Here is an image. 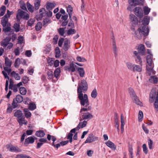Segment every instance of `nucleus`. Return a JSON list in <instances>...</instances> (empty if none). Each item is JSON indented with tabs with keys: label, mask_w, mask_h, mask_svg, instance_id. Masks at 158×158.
I'll use <instances>...</instances> for the list:
<instances>
[{
	"label": "nucleus",
	"mask_w": 158,
	"mask_h": 158,
	"mask_svg": "<svg viewBox=\"0 0 158 158\" xmlns=\"http://www.w3.org/2000/svg\"><path fill=\"white\" fill-rule=\"evenodd\" d=\"M78 98L80 101V103L81 106H85V108H81L80 112L90 110L91 109V107L89 106V102L88 96L87 94H83V93L77 94Z\"/></svg>",
	"instance_id": "nucleus-1"
},
{
	"label": "nucleus",
	"mask_w": 158,
	"mask_h": 158,
	"mask_svg": "<svg viewBox=\"0 0 158 158\" xmlns=\"http://www.w3.org/2000/svg\"><path fill=\"white\" fill-rule=\"evenodd\" d=\"M148 50V53L149 54V55L147 56L146 60L147 62L149 67L147 66V69L148 72V75L150 76L151 74H155L156 72L153 69L154 65H152V63H153L152 61L153 55L150 53V50Z\"/></svg>",
	"instance_id": "nucleus-2"
},
{
	"label": "nucleus",
	"mask_w": 158,
	"mask_h": 158,
	"mask_svg": "<svg viewBox=\"0 0 158 158\" xmlns=\"http://www.w3.org/2000/svg\"><path fill=\"white\" fill-rule=\"evenodd\" d=\"M155 100L154 103L155 108L157 111H158V92L153 90L151 91L150 94L149 101L150 103H152Z\"/></svg>",
	"instance_id": "nucleus-3"
},
{
	"label": "nucleus",
	"mask_w": 158,
	"mask_h": 158,
	"mask_svg": "<svg viewBox=\"0 0 158 158\" xmlns=\"http://www.w3.org/2000/svg\"><path fill=\"white\" fill-rule=\"evenodd\" d=\"M149 31L148 30H146V29H143L140 27H139L136 31L135 32V36L138 39H142L143 35L144 37L148 35ZM145 38H144L143 39H145Z\"/></svg>",
	"instance_id": "nucleus-4"
},
{
	"label": "nucleus",
	"mask_w": 158,
	"mask_h": 158,
	"mask_svg": "<svg viewBox=\"0 0 158 158\" xmlns=\"http://www.w3.org/2000/svg\"><path fill=\"white\" fill-rule=\"evenodd\" d=\"M88 88V85L86 81L85 80L83 79L81 81V82L78 84L77 93H85L87 90Z\"/></svg>",
	"instance_id": "nucleus-5"
},
{
	"label": "nucleus",
	"mask_w": 158,
	"mask_h": 158,
	"mask_svg": "<svg viewBox=\"0 0 158 158\" xmlns=\"http://www.w3.org/2000/svg\"><path fill=\"white\" fill-rule=\"evenodd\" d=\"M18 11V13L16 15L17 21H19L21 18L26 20H28L29 18V15L27 12L22 10L21 9H19Z\"/></svg>",
	"instance_id": "nucleus-6"
},
{
	"label": "nucleus",
	"mask_w": 158,
	"mask_h": 158,
	"mask_svg": "<svg viewBox=\"0 0 158 158\" xmlns=\"http://www.w3.org/2000/svg\"><path fill=\"white\" fill-rule=\"evenodd\" d=\"M145 50H139L138 52L135 51L134 53L137 57V58L135 59V61L137 63L139 64L142 66V62L141 58L140 56H143L144 55Z\"/></svg>",
	"instance_id": "nucleus-7"
},
{
	"label": "nucleus",
	"mask_w": 158,
	"mask_h": 158,
	"mask_svg": "<svg viewBox=\"0 0 158 158\" xmlns=\"http://www.w3.org/2000/svg\"><path fill=\"white\" fill-rule=\"evenodd\" d=\"M150 22V17L148 16H145L142 21V23L140 27L142 28L143 29H146V30H148L150 31V29L148 25Z\"/></svg>",
	"instance_id": "nucleus-8"
},
{
	"label": "nucleus",
	"mask_w": 158,
	"mask_h": 158,
	"mask_svg": "<svg viewBox=\"0 0 158 158\" xmlns=\"http://www.w3.org/2000/svg\"><path fill=\"white\" fill-rule=\"evenodd\" d=\"M130 19L132 26L134 27L137 25L139 23H140V20L139 21L137 18L133 14L130 15Z\"/></svg>",
	"instance_id": "nucleus-9"
},
{
	"label": "nucleus",
	"mask_w": 158,
	"mask_h": 158,
	"mask_svg": "<svg viewBox=\"0 0 158 158\" xmlns=\"http://www.w3.org/2000/svg\"><path fill=\"white\" fill-rule=\"evenodd\" d=\"M134 12L135 15L140 19L143 17V10L141 8L139 7H135L134 8Z\"/></svg>",
	"instance_id": "nucleus-10"
},
{
	"label": "nucleus",
	"mask_w": 158,
	"mask_h": 158,
	"mask_svg": "<svg viewBox=\"0 0 158 158\" xmlns=\"http://www.w3.org/2000/svg\"><path fill=\"white\" fill-rule=\"evenodd\" d=\"M98 138L94 136L92 134H89V136L87 137L86 140L84 142L85 143H91L93 142L97 141Z\"/></svg>",
	"instance_id": "nucleus-11"
},
{
	"label": "nucleus",
	"mask_w": 158,
	"mask_h": 158,
	"mask_svg": "<svg viewBox=\"0 0 158 158\" xmlns=\"http://www.w3.org/2000/svg\"><path fill=\"white\" fill-rule=\"evenodd\" d=\"M35 139H37L35 137L30 136L26 138L25 140L24 145L25 146H27L29 144L33 143L35 141Z\"/></svg>",
	"instance_id": "nucleus-12"
},
{
	"label": "nucleus",
	"mask_w": 158,
	"mask_h": 158,
	"mask_svg": "<svg viewBox=\"0 0 158 158\" xmlns=\"http://www.w3.org/2000/svg\"><path fill=\"white\" fill-rule=\"evenodd\" d=\"M129 4L134 5L135 6L137 5H143L144 3V0H128Z\"/></svg>",
	"instance_id": "nucleus-13"
},
{
	"label": "nucleus",
	"mask_w": 158,
	"mask_h": 158,
	"mask_svg": "<svg viewBox=\"0 0 158 158\" xmlns=\"http://www.w3.org/2000/svg\"><path fill=\"white\" fill-rule=\"evenodd\" d=\"M10 40L11 37L10 36H8L6 37L1 42V45L4 47H6L8 44V42H9Z\"/></svg>",
	"instance_id": "nucleus-14"
},
{
	"label": "nucleus",
	"mask_w": 158,
	"mask_h": 158,
	"mask_svg": "<svg viewBox=\"0 0 158 158\" xmlns=\"http://www.w3.org/2000/svg\"><path fill=\"white\" fill-rule=\"evenodd\" d=\"M83 119L89 120L92 118L93 115L88 112L81 113Z\"/></svg>",
	"instance_id": "nucleus-15"
},
{
	"label": "nucleus",
	"mask_w": 158,
	"mask_h": 158,
	"mask_svg": "<svg viewBox=\"0 0 158 158\" xmlns=\"http://www.w3.org/2000/svg\"><path fill=\"white\" fill-rule=\"evenodd\" d=\"M10 152H20L22 151L21 149L17 146H14L13 145L11 146L9 149Z\"/></svg>",
	"instance_id": "nucleus-16"
},
{
	"label": "nucleus",
	"mask_w": 158,
	"mask_h": 158,
	"mask_svg": "<svg viewBox=\"0 0 158 158\" xmlns=\"http://www.w3.org/2000/svg\"><path fill=\"white\" fill-rule=\"evenodd\" d=\"M40 142L37 143L36 146L37 149L39 148L44 143H45L47 141V139L46 138H41L39 139V140Z\"/></svg>",
	"instance_id": "nucleus-17"
},
{
	"label": "nucleus",
	"mask_w": 158,
	"mask_h": 158,
	"mask_svg": "<svg viewBox=\"0 0 158 158\" xmlns=\"http://www.w3.org/2000/svg\"><path fill=\"white\" fill-rule=\"evenodd\" d=\"M107 146L114 150L116 148V146L114 143L110 140H108L105 143Z\"/></svg>",
	"instance_id": "nucleus-18"
},
{
	"label": "nucleus",
	"mask_w": 158,
	"mask_h": 158,
	"mask_svg": "<svg viewBox=\"0 0 158 158\" xmlns=\"http://www.w3.org/2000/svg\"><path fill=\"white\" fill-rule=\"evenodd\" d=\"M87 124L86 121H84L82 123L80 122L76 128H74L75 129V130L78 131L81 128H83L85 127Z\"/></svg>",
	"instance_id": "nucleus-19"
},
{
	"label": "nucleus",
	"mask_w": 158,
	"mask_h": 158,
	"mask_svg": "<svg viewBox=\"0 0 158 158\" xmlns=\"http://www.w3.org/2000/svg\"><path fill=\"white\" fill-rule=\"evenodd\" d=\"M8 21V18L6 17V15H4L2 18L1 20V24L3 27H5L6 26Z\"/></svg>",
	"instance_id": "nucleus-20"
},
{
	"label": "nucleus",
	"mask_w": 158,
	"mask_h": 158,
	"mask_svg": "<svg viewBox=\"0 0 158 158\" xmlns=\"http://www.w3.org/2000/svg\"><path fill=\"white\" fill-rule=\"evenodd\" d=\"M45 134L43 130H40L36 131L35 135L37 137L42 138L44 137Z\"/></svg>",
	"instance_id": "nucleus-21"
},
{
	"label": "nucleus",
	"mask_w": 158,
	"mask_h": 158,
	"mask_svg": "<svg viewBox=\"0 0 158 158\" xmlns=\"http://www.w3.org/2000/svg\"><path fill=\"white\" fill-rule=\"evenodd\" d=\"M149 81L151 83L153 84H156L158 81V77L156 76H151L149 79Z\"/></svg>",
	"instance_id": "nucleus-22"
},
{
	"label": "nucleus",
	"mask_w": 158,
	"mask_h": 158,
	"mask_svg": "<svg viewBox=\"0 0 158 158\" xmlns=\"http://www.w3.org/2000/svg\"><path fill=\"white\" fill-rule=\"evenodd\" d=\"M70 41L68 39H66L64 44V49H68L70 48Z\"/></svg>",
	"instance_id": "nucleus-23"
},
{
	"label": "nucleus",
	"mask_w": 158,
	"mask_h": 158,
	"mask_svg": "<svg viewBox=\"0 0 158 158\" xmlns=\"http://www.w3.org/2000/svg\"><path fill=\"white\" fill-rule=\"evenodd\" d=\"M77 70L81 77H83L85 74V72L84 69L81 67H79L77 69Z\"/></svg>",
	"instance_id": "nucleus-24"
},
{
	"label": "nucleus",
	"mask_w": 158,
	"mask_h": 158,
	"mask_svg": "<svg viewBox=\"0 0 158 158\" xmlns=\"http://www.w3.org/2000/svg\"><path fill=\"white\" fill-rule=\"evenodd\" d=\"M23 114L22 112V111L21 110H17L15 111L14 113V116L15 117L18 118H20L21 116H23Z\"/></svg>",
	"instance_id": "nucleus-25"
},
{
	"label": "nucleus",
	"mask_w": 158,
	"mask_h": 158,
	"mask_svg": "<svg viewBox=\"0 0 158 158\" xmlns=\"http://www.w3.org/2000/svg\"><path fill=\"white\" fill-rule=\"evenodd\" d=\"M61 72L60 68H57L54 71V77L58 79L60 75Z\"/></svg>",
	"instance_id": "nucleus-26"
},
{
	"label": "nucleus",
	"mask_w": 158,
	"mask_h": 158,
	"mask_svg": "<svg viewBox=\"0 0 158 158\" xmlns=\"http://www.w3.org/2000/svg\"><path fill=\"white\" fill-rule=\"evenodd\" d=\"M5 64L6 66L10 67L11 65L12 61L7 57H6L5 58Z\"/></svg>",
	"instance_id": "nucleus-27"
},
{
	"label": "nucleus",
	"mask_w": 158,
	"mask_h": 158,
	"mask_svg": "<svg viewBox=\"0 0 158 158\" xmlns=\"http://www.w3.org/2000/svg\"><path fill=\"white\" fill-rule=\"evenodd\" d=\"M23 111L24 112V114L26 118H29L31 117V114L30 112L28 111L27 109H24L23 110Z\"/></svg>",
	"instance_id": "nucleus-28"
},
{
	"label": "nucleus",
	"mask_w": 158,
	"mask_h": 158,
	"mask_svg": "<svg viewBox=\"0 0 158 158\" xmlns=\"http://www.w3.org/2000/svg\"><path fill=\"white\" fill-rule=\"evenodd\" d=\"M55 3L54 4L52 2H48L47 3L46 8L47 10H48L49 9H50V10H52L55 7Z\"/></svg>",
	"instance_id": "nucleus-29"
},
{
	"label": "nucleus",
	"mask_w": 158,
	"mask_h": 158,
	"mask_svg": "<svg viewBox=\"0 0 158 158\" xmlns=\"http://www.w3.org/2000/svg\"><path fill=\"white\" fill-rule=\"evenodd\" d=\"M41 0H36L34 3V8L35 10H37L40 6Z\"/></svg>",
	"instance_id": "nucleus-30"
},
{
	"label": "nucleus",
	"mask_w": 158,
	"mask_h": 158,
	"mask_svg": "<svg viewBox=\"0 0 158 158\" xmlns=\"http://www.w3.org/2000/svg\"><path fill=\"white\" fill-rule=\"evenodd\" d=\"M129 91L131 97L132 99L137 97L136 94L134 92V90L131 88H129Z\"/></svg>",
	"instance_id": "nucleus-31"
},
{
	"label": "nucleus",
	"mask_w": 158,
	"mask_h": 158,
	"mask_svg": "<svg viewBox=\"0 0 158 158\" xmlns=\"http://www.w3.org/2000/svg\"><path fill=\"white\" fill-rule=\"evenodd\" d=\"M15 99L16 101L19 103L23 101V97L20 95H17Z\"/></svg>",
	"instance_id": "nucleus-32"
},
{
	"label": "nucleus",
	"mask_w": 158,
	"mask_h": 158,
	"mask_svg": "<svg viewBox=\"0 0 158 158\" xmlns=\"http://www.w3.org/2000/svg\"><path fill=\"white\" fill-rule=\"evenodd\" d=\"M56 139L55 137H53L52 139V141L53 142L52 143V145L55 148H56L57 149H58L59 148L60 146V143H58L56 144H55V142L56 140Z\"/></svg>",
	"instance_id": "nucleus-33"
},
{
	"label": "nucleus",
	"mask_w": 158,
	"mask_h": 158,
	"mask_svg": "<svg viewBox=\"0 0 158 158\" xmlns=\"http://www.w3.org/2000/svg\"><path fill=\"white\" fill-rule=\"evenodd\" d=\"M25 117L24 116H21L20 118H17V121L18 123H19V125L20 126H22L23 123H22L23 121H24Z\"/></svg>",
	"instance_id": "nucleus-34"
},
{
	"label": "nucleus",
	"mask_w": 158,
	"mask_h": 158,
	"mask_svg": "<svg viewBox=\"0 0 158 158\" xmlns=\"http://www.w3.org/2000/svg\"><path fill=\"white\" fill-rule=\"evenodd\" d=\"M11 75L13 76L15 79L16 80H19L20 79V76H19L18 73H16L13 71L11 73Z\"/></svg>",
	"instance_id": "nucleus-35"
},
{
	"label": "nucleus",
	"mask_w": 158,
	"mask_h": 158,
	"mask_svg": "<svg viewBox=\"0 0 158 158\" xmlns=\"http://www.w3.org/2000/svg\"><path fill=\"white\" fill-rule=\"evenodd\" d=\"M42 27V24L41 22H38L35 26V29L36 31H40Z\"/></svg>",
	"instance_id": "nucleus-36"
},
{
	"label": "nucleus",
	"mask_w": 158,
	"mask_h": 158,
	"mask_svg": "<svg viewBox=\"0 0 158 158\" xmlns=\"http://www.w3.org/2000/svg\"><path fill=\"white\" fill-rule=\"evenodd\" d=\"M36 108L35 104L34 102L30 103L29 104L28 109L31 110H33Z\"/></svg>",
	"instance_id": "nucleus-37"
},
{
	"label": "nucleus",
	"mask_w": 158,
	"mask_h": 158,
	"mask_svg": "<svg viewBox=\"0 0 158 158\" xmlns=\"http://www.w3.org/2000/svg\"><path fill=\"white\" fill-rule=\"evenodd\" d=\"M77 67L76 65L72 63L70 64L69 65L70 71L72 72H75L76 70L75 68Z\"/></svg>",
	"instance_id": "nucleus-38"
},
{
	"label": "nucleus",
	"mask_w": 158,
	"mask_h": 158,
	"mask_svg": "<svg viewBox=\"0 0 158 158\" xmlns=\"http://www.w3.org/2000/svg\"><path fill=\"white\" fill-rule=\"evenodd\" d=\"M8 107L7 108L6 112L7 113H11L13 110V107L10 104L8 103L7 104Z\"/></svg>",
	"instance_id": "nucleus-39"
},
{
	"label": "nucleus",
	"mask_w": 158,
	"mask_h": 158,
	"mask_svg": "<svg viewBox=\"0 0 158 158\" xmlns=\"http://www.w3.org/2000/svg\"><path fill=\"white\" fill-rule=\"evenodd\" d=\"M144 14L145 15H147L148 14L150 11L151 9L148 7L145 6L143 8Z\"/></svg>",
	"instance_id": "nucleus-40"
},
{
	"label": "nucleus",
	"mask_w": 158,
	"mask_h": 158,
	"mask_svg": "<svg viewBox=\"0 0 158 158\" xmlns=\"http://www.w3.org/2000/svg\"><path fill=\"white\" fill-rule=\"evenodd\" d=\"M27 7L29 11L31 13L33 12L34 11V7L33 6L31 5L30 3L27 2Z\"/></svg>",
	"instance_id": "nucleus-41"
},
{
	"label": "nucleus",
	"mask_w": 158,
	"mask_h": 158,
	"mask_svg": "<svg viewBox=\"0 0 158 158\" xmlns=\"http://www.w3.org/2000/svg\"><path fill=\"white\" fill-rule=\"evenodd\" d=\"M133 71H137L140 72L142 71V68L139 66L137 65H135Z\"/></svg>",
	"instance_id": "nucleus-42"
},
{
	"label": "nucleus",
	"mask_w": 158,
	"mask_h": 158,
	"mask_svg": "<svg viewBox=\"0 0 158 158\" xmlns=\"http://www.w3.org/2000/svg\"><path fill=\"white\" fill-rule=\"evenodd\" d=\"M98 93L96 89L95 88L92 91L91 93V97L94 98H95L97 96Z\"/></svg>",
	"instance_id": "nucleus-43"
},
{
	"label": "nucleus",
	"mask_w": 158,
	"mask_h": 158,
	"mask_svg": "<svg viewBox=\"0 0 158 158\" xmlns=\"http://www.w3.org/2000/svg\"><path fill=\"white\" fill-rule=\"evenodd\" d=\"M52 21L50 19L48 18H46L44 19L43 21V26H46V25L47 24H49Z\"/></svg>",
	"instance_id": "nucleus-44"
},
{
	"label": "nucleus",
	"mask_w": 158,
	"mask_h": 158,
	"mask_svg": "<svg viewBox=\"0 0 158 158\" xmlns=\"http://www.w3.org/2000/svg\"><path fill=\"white\" fill-rule=\"evenodd\" d=\"M143 117V114L142 111L139 110L138 116V120L139 122L142 121Z\"/></svg>",
	"instance_id": "nucleus-45"
},
{
	"label": "nucleus",
	"mask_w": 158,
	"mask_h": 158,
	"mask_svg": "<svg viewBox=\"0 0 158 158\" xmlns=\"http://www.w3.org/2000/svg\"><path fill=\"white\" fill-rule=\"evenodd\" d=\"M13 27L15 29L16 32H19L20 30V25L19 23H15Z\"/></svg>",
	"instance_id": "nucleus-46"
},
{
	"label": "nucleus",
	"mask_w": 158,
	"mask_h": 158,
	"mask_svg": "<svg viewBox=\"0 0 158 158\" xmlns=\"http://www.w3.org/2000/svg\"><path fill=\"white\" fill-rule=\"evenodd\" d=\"M19 91L21 94L24 95L26 94L27 90L25 88L22 87L19 88Z\"/></svg>",
	"instance_id": "nucleus-47"
},
{
	"label": "nucleus",
	"mask_w": 158,
	"mask_h": 158,
	"mask_svg": "<svg viewBox=\"0 0 158 158\" xmlns=\"http://www.w3.org/2000/svg\"><path fill=\"white\" fill-rule=\"evenodd\" d=\"M20 60L19 58H17L15 60L14 65L15 68H18L20 64Z\"/></svg>",
	"instance_id": "nucleus-48"
},
{
	"label": "nucleus",
	"mask_w": 158,
	"mask_h": 158,
	"mask_svg": "<svg viewBox=\"0 0 158 158\" xmlns=\"http://www.w3.org/2000/svg\"><path fill=\"white\" fill-rule=\"evenodd\" d=\"M47 75L48 79L49 80H51L53 78V72L52 71H49L47 72Z\"/></svg>",
	"instance_id": "nucleus-49"
},
{
	"label": "nucleus",
	"mask_w": 158,
	"mask_h": 158,
	"mask_svg": "<svg viewBox=\"0 0 158 158\" xmlns=\"http://www.w3.org/2000/svg\"><path fill=\"white\" fill-rule=\"evenodd\" d=\"M73 28H70L67 31V34L68 35H70L74 34L76 32V30Z\"/></svg>",
	"instance_id": "nucleus-50"
},
{
	"label": "nucleus",
	"mask_w": 158,
	"mask_h": 158,
	"mask_svg": "<svg viewBox=\"0 0 158 158\" xmlns=\"http://www.w3.org/2000/svg\"><path fill=\"white\" fill-rule=\"evenodd\" d=\"M29 80V77H27L26 76H24L22 78V81L23 83L24 84L27 83Z\"/></svg>",
	"instance_id": "nucleus-51"
},
{
	"label": "nucleus",
	"mask_w": 158,
	"mask_h": 158,
	"mask_svg": "<svg viewBox=\"0 0 158 158\" xmlns=\"http://www.w3.org/2000/svg\"><path fill=\"white\" fill-rule=\"evenodd\" d=\"M135 65V64H133L132 63L129 62L127 63H126V65L127 68L129 69L132 71Z\"/></svg>",
	"instance_id": "nucleus-52"
},
{
	"label": "nucleus",
	"mask_w": 158,
	"mask_h": 158,
	"mask_svg": "<svg viewBox=\"0 0 158 158\" xmlns=\"http://www.w3.org/2000/svg\"><path fill=\"white\" fill-rule=\"evenodd\" d=\"M133 99L134 100V102L136 104L140 106L142 105V103L139 101L137 96L134 98Z\"/></svg>",
	"instance_id": "nucleus-53"
},
{
	"label": "nucleus",
	"mask_w": 158,
	"mask_h": 158,
	"mask_svg": "<svg viewBox=\"0 0 158 158\" xmlns=\"http://www.w3.org/2000/svg\"><path fill=\"white\" fill-rule=\"evenodd\" d=\"M18 102H17L15 99H13L12 103V106L13 109L16 108L18 106Z\"/></svg>",
	"instance_id": "nucleus-54"
},
{
	"label": "nucleus",
	"mask_w": 158,
	"mask_h": 158,
	"mask_svg": "<svg viewBox=\"0 0 158 158\" xmlns=\"http://www.w3.org/2000/svg\"><path fill=\"white\" fill-rule=\"evenodd\" d=\"M76 59L77 60L80 62H86L87 60L84 58L81 57L80 56H78L77 57Z\"/></svg>",
	"instance_id": "nucleus-55"
},
{
	"label": "nucleus",
	"mask_w": 158,
	"mask_h": 158,
	"mask_svg": "<svg viewBox=\"0 0 158 158\" xmlns=\"http://www.w3.org/2000/svg\"><path fill=\"white\" fill-rule=\"evenodd\" d=\"M130 5L128 6L127 7V9L128 10L131 11H134V7L135 6L134 5H132L131 4H129Z\"/></svg>",
	"instance_id": "nucleus-56"
},
{
	"label": "nucleus",
	"mask_w": 158,
	"mask_h": 158,
	"mask_svg": "<svg viewBox=\"0 0 158 158\" xmlns=\"http://www.w3.org/2000/svg\"><path fill=\"white\" fill-rule=\"evenodd\" d=\"M121 127H124L125 125V122L124 120V116L123 114H121Z\"/></svg>",
	"instance_id": "nucleus-57"
},
{
	"label": "nucleus",
	"mask_w": 158,
	"mask_h": 158,
	"mask_svg": "<svg viewBox=\"0 0 158 158\" xmlns=\"http://www.w3.org/2000/svg\"><path fill=\"white\" fill-rule=\"evenodd\" d=\"M58 32L60 35L63 36L64 33V28H60L58 29Z\"/></svg>",
	"instance_id": "nucleus-58"
},
{
	"label": "nucleus",
	"mask_w": 158,
	"mask_h": 158,
	"mask_svg": "<svg viewBox=\"0 0 158 158\" xmlns=\"http://www.w3.org/2000/svg\"><path fill=\"white\" fill-rule=\"evenodd\" d=\"M148 142L149 149H153V147H152L153 143L151 139H149Z\"/></svg>",
	"instance_id": "nucleus-59"
},
{
	"label": "nucleus",
	"mask_w": 158,
	"mask_h": 158,
	"mask_svg": "<svg viewBox=\"0 0 158 158\" xmlns=\"http://www.w3.org/2000/svg\"><path fill=\"white\" fill-rule=\"evenodd\" d=\"M143 151V152L147 154L148 153V149L145 144H143L142 145Z\"/></svg>",
	"instance_id": "nucleus-60"
},
{
	"label": "nucleus",
	"mask_w": 158,
	"mask_h": 158,
	"mask_svg": "<svg viewBox=\"0 0 158 158\" xmlns=\"http://www.w3.org/2000/svg\"><path fill=\"white\" fill-rule=\"evenodd\" d=\"M35 20L33 19H30L27 21V25L29 26H31L34 24Z\"/></svg>",
	"instance_id": "nucleus-61"
},
{
	"label": "nucleus",
	"mask_w": 158,
	"mask_h": 158,
	"mask_svg": "<svg viewBox=\"0 0 158 158\" xmlns=\"http://www.w3.org/2000/svg\"><path fill=\"white\" fill-rule=\"evenodd\" d=\"M11 30V28L10 27H7L5 28H3L2 31L5 32H10Z\"/></svg>",
	"instance_id": "nucleus-62"
},
{
	"label": "nucleus",
	"mask_w": 158,
	"mask_h": 158,
	"mask_svg": "<svg viewBox=\"0 0 158 158\" xmlns=\"http://www.w3.org/2000/svg\"><path fill=\"white\" fill-rule=\"evenodd\" d=\"M54 61L52 58H48V65L50 66H52L53 64Z\"/></svg>",
	"instance_id": "nucleus-63"
},
{
	"label": "nucleus",
	"mask_w": 158,
	"mask_h": 158,
	"mask_svg": "<svg viewBox=\"0 0 158 158\" xmlns=\"http://www.w3.org/2000/svg\"><path fill=\"white\" fill-rule=\"evenodd\" d=\"M55 57L57 58H59L61 55L60 51V50H55Z\"/></svg>",
	"instance_id": "nucleus-64"
}]
</instances>
